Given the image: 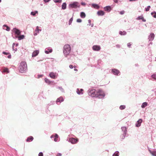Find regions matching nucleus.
Listing matches in <instances>:
<instances>
[{"instance_id":"obj_52","label":"nucleus","mask_w":156,"mask_h":156,"mask_svg":"<svg viewBox=\"0 0 156 156\" xmlns=\"http://www.w3.org/2000/svg\"><path fill=\"white\" fill-rule=\"evenodd\" d=\"M7 57L9 58H11V54H9V55Z\"/></svg>"},{"instance_id":"obj_25","label":"nucleus","mask_w":156,"mask_h":156,"mask_svg":"<svg viewBox=\"0 0 156 156\" xmlns=\"http://www.w3.org/2000/svg\"><path fill=\"white\" fill-rule=\"evenodd\" d=\"M66 8V2H64L62 5V9H65Z\"/></svg>"},{"instance_id":"obj_27","label":"nucleus","mask_w":156,"mask_h":156,"mask_svg":"<svg viewBox=\"0 0 156 156\" xmlns=\"http://www.w3.org/2000/svg\"><path fill=\"white\" fill-rule=\"evenodd\" d=\"M147 105V103L146 102H143L141 106V107L142 108H144L146 107Z\"/></svg>"},{"instance_id":"obj_2","label":"nucleus","mask_w":156,"mask_h":156,"mask_svg":"<svg viewBox=\"0 0 156 156\" xmlns=\"http://www.w3.org/2000/svg\"><path fill=\"white\" fill-rule=\"evenodd\" d=\"M19 69L20 73H25L27 70V65L26 62H22L20 64Z\"/></svg>"},{"instance_id":"obj_21","label":"nucleus","mask_w":156,"mask_h":156,"mask_svg":"<svg viewBox=\"0 0 156 156\" xmlns=\"http://www.w3.org/2000/svg\"><path fill=\"white\" fill-rule=\"evenodd\" d=\"M136 19V20H142V21L143 22H146V20L145 19H144V17H143V16H138Z\"/></svg>"},{"instance_id":"obj_39","label":"nucleus","mask_w":156,"mask_h":156,"mask_svg":"<svg viewBox=\"0 0 156 156\" xmlns=\"http://www.w3.org/2000/svg\"><path fill=\"white\" fill-rule=\"evenodd\" d=\"M39 27L38 26H37L36 28V29L35 30V31H37L38 33H39L40 31H41V30L39 29Z\"/></svg>"},{"instance_id":"obj_8","label":"nucleus","mask_w":156,"mask_h":156,"mask_svg":"<svg viewBox=\"0 0 156 156\" xmlns=\"http://www.w3.org/2000/svg\"><path fill=\"white\" fill-rule=\"evenodd\" d=\"M112 73L115 75H120V72L118 69H112Z\"/></svg>"},{"instance_id":"obj_23","label":"nucleus","mask_w":156,"mask_h":156,"mask_svg":"<svg viewBox=\"0 0 156 156\" xmlns=\"http://www.w3.org/2000/svg\"><path fill=\"white\" fill-rule=\"evenodd\" d=\"M34 139V138L32 136H30L28 137L27 140L26 141L27 142H30L32 141Z\"/></svg>"},{"instance_id":"obj_13","label":"nucleus","mask_w":156,"mask_h":156,"mask_svg":"<svg viewBox=\"0 0 156 156\" xmlns=\"http://www.w3.org/2000/svg\"><path fill=\"white\" fill-rule=\"evenodd\" d=\"M154 33H151L148 37L149 41H152L154 38Z\"/></svg>"},{"instance_id":"obj_44","label":"nucleus","mask_w":156,"mask_h":156,"mask_svg":"<svg viewBox=\"0 0 156 156\" xmlns=\"http://www.w3.org/2000/svg\"><path fill=\"white\" fill-rule=\"evenodd\" d=\"M76 21L78 23H81L82 22V20L80 19H78Z\"/></svg>"},{"instance_id":"obj_60","label":"nucleus","mask_w":156,"mask_h":156,"mask_svg":"<svg viewBox=\"0 0 156 156\" xmlns=\"http://www.w3.org/2000/svg\"><path fill=\"white\" fill-rule=\"evenodd\" d=\"M34 34V35H36L37 34L36 33V34Z\"/></svg>"},{"instance_id":"obj_18","label":"nucleus","mask_w":156,"mask_h":156,"mask_svg":"<svg viewBox=\"0 0 156 156\" xmlns=\"http://www.w3.org/2000/svg\"><path fill=\"white\" fill-rule=\"evenodd\" d=\"M39 53L38 50H35L34 51L32 54V57H34L37 56Z\"/></svg>"},{"instance_id":"obj_56","label":"nucleus","mask_w":156,"mask_h":156,"mask_svg":"<svg viewBox=\"0 0 156 156\" xmlns=\"http://www.w3.org/2000/svg\"><path fill=\"white\" fill-rule=\"evenodd\" d=\"M18 45H19V44L18 43H16V44H15L16 47H17L18 46Z\"/></svg>"},{"instance_id":"obj_32","label":"nucleus","mask_w":156,"mask_h":156,"mask_svg":"<svg viewBox=\"0 0 156 156\" xmlns=\"http://www.w3.org/2000/svg\"><path fill=\"white\" fill-rule=\"evenodd\" d=\"M45 82L46 83H48V84H50L51 83V81H50L49 79L47 78H45L44 79Z\"/></svg>"},{"instance_id":"obj_1","label":"nucleus","mask_w":156,"mask_h":156,"mask_svg":"<svg viewBox=\"0 0 156 156\" xmlns=\"http://www.w3.org/2000/svg\"><path fill=\"white\" fill-rule=\"evenodd\" d=\"M87 93L88 95L92 97H96L100 99L103 98L105 96L104 92L101 89L98 90L95 89H89Z\"/></svg>"},{"instance_id":"obj_49","label":"nucleus","mask_w":156,"mask_h":156,"mask_svg":"<svg viewBox=\"0 0 156 156\" xmlns=\"http://www.w3.org/2000/svg\"><path fill=\"white\" fill-rule=\"evenodd\" d=\"M124 13V11H121L120 12V13L121 15H123Z\"/></svg>"},{"instance_id":"obj_22","label":"nucleus","mask_w":156,"mask_h":156,"mask_svg":"<svg viewBox=\"0 0 156 156\" xmlns=\"http://www.w3.org/2000/svg\"><path fill=\"white\" fill-rule=\"evenodd\" d=\"M97 14L98 16H103L104 15V12L102 10L98 11L97 12Z\"/></svg>"},{"instance_id":"obj_6","label":"nucleus","mask_w":156,"mask_h":156,"mask_svg":"<svg viewBox=\"0 0 156 156\" xmlns=\"http://www.w3.org/2000/svg\"><path fill=\"white\" fill-rule=\"evenodd\" d=\"M58 74L56 73H54L53 72H50L49 73V76L52 79H55L58 77Z\"/></svg>"},{"instance_id":"obj_19","label":"nucleus","mask_w":156,"mask_h":156,"mask_svg":"<svg viewBox=\"0 0 156 156\" xmlns=\"http://www.w3.org/2000/svg\"><path fill=\"white\" fill-rule=\"evenodd\" d=\"M149 151L151 155L153 156H156V150H154L152 151L150 149H149Z\"/></svg>"},{"instance_id":"obj_28","label":"nucleus","mask_w":156,"mask_h":156,"mask_svg":"<svg viewBox=\"0 0 156 156\" xmlns=\"http://www.w3.org/2000/svg\"><path fill=\"white\" fill-rule=\"evenodd\" d=\"M119 34L121 35H125L126 34V32L125 31H119Z\"/></svg>"},{"instance_id":"obj_61","label":"nucleus","mask_w":156,"mask_h":156,"mask_svg":"<svg viewBox=\"0 0 156 156\" xmlns=\"http://www.w3.org/2000/svg\"><path fill=\"white\" fill-rule=\"evenodd\" d=\"M152 44V42H151L150 43V44Z\"/></svg>"},{"instance_id":"obj_64","label":"nucleus","mask_w":156,"mask_h":156,"mask_svg":"<svg viewBox=\"0 0 156 156\" xmlns=\"http://www.w3.org/2000/svg\"><path fill=\"white\" fill-rule=\"evenodd\" d=\"M1 0H0V2H1Z\"/></svg>"},{"instance_id":"obj_51","label":"nucleus","mask_w":156,"mask_h":156,"mask_svg":"<svg viewBox=\"0 0 156 156\" xmlns=\"http://www.w3.org/2000/svg\"><path fill=\"white\" fill-rule=\"evenodd\" d=\"M69 67L70 68V69H72L73 68V66L72 65H70L69 66Z\"/></svg>"},{"instance_id":"obj_63","label":"nucleus","mask_w":156,"mask_h":156,"mask_svg":"<svg viewBox=\"0 0 156 156\" xmlns=\"http://www.w3.org/2000/svg\"><path fill=\"white\" fill-rule=\"evenodd\" d=\"M74 68H76V66H74Z\"/></svg>"},{"instance_id":"obj_54","label":"nucleus","mask_w":156,"mask_h":156,"mask_svg":"<svg viewBox=\"0 0 156 156\" xmlns=\"http://www.w3.org/2000/svg\"><path fill=\"white\" fill-rule=\"evenodd\" d=\"M114 2L116 3H117L118 2V0H113Z\"/></svg>"},{"instance_id":"obj_31","label":"nucleus","mask_w":156,"mask_h":156,"mask_svg":"<svg viewBox=\"0 0 156 156\" xmlns=\"http://www.w3.org/2000/svg\"><path fill=\"white\" fill-rule=\"evenodd\" d=\"M151 15L154 18H156V12L154 11L151 13Z\"/></svg>"},{"instance_id":"obj_26","label":"nucleus","mask_w":156,"mask_h":156,"mask_svg":"<svg viewBox=\"0 0 156 156\" xmlns=\"http://www.w3.org/2000/svg\"><path fill=\"white\" fill-rule=\"evenodd\" d=\"M80 16L81 18H84L86 17V14L84 12H82L80 13Z\"/></svg>"},{"instance_id":"obj_30","label":"nucleus","mask_w":156,"mask_h":156,"mask_svg":"<svg viewBox=\"0 0 156 156\" xmlns=\"http://www.w3.org/2000/svg\"><path fill=\"white\" fill-rule=\"evenodd\" d=\"M38 13V11H35L34 12H31L30 13V15L33 16H35L36 14Z\"/></svg>"},{"instance_id":"obj_14","label":"nucleus","mask_w":156,"mask_h":156,"mask_svg":"<svg viewBox=\"0 0 156 156\" xmlns=\"http://www.w3.org/2000/svg\"><path fill=\"white\" fill-rule=\"evenodd\" d=\"M70 142L72 144H75L76 143L77 141L78 140L75 138H72L69 139Z\"/></svg>"},{"instance_id":"obj_58","label":"nucleus","mask_w":156,"mask_h":156,"mask_svg":"<svg viewBox=\"0 0 156 156\" xmlns=\"http://www.w3.org/2000/svg\"><path fill=\"white\" fill-rule=\"evenodd\" d=\"M74 70L75 71H77V69H75Z\"/></svg>"},{"instance_id":"obj_29","label":"nucleus","mask_w":156,"mask_h":156,"mask_svg":"<svg viewBox=\"0 0 156 156\" xmlns=\"http://www.w3.org/2000/svg\"><path fill=\"white\" fill-rule=\"evenodd\" d=\"M15 44L14 43L12 44V50L13 51H14V52L15 53V52L17 50V48H15L14 46L15 45Z\"/></svg>"},{"instance_id":"obj_45","label":"nucleus","mask_w":156,"mask_h":156,"mask_svg":"<svg viewBox=\"0 0 156 156\" xmlns=\"http://www.w3.org/2000/svg\"><path fill=\"white\" fill-rule=\"evenodd\" d=\"M131 45V44L130 42L128 43L127 44V46L129 48H130V47Z\"/></svg>"},{"instance_id":"obj_36","label":"nucleus","mask_w":156,"mask_h":156,"mask_svg":"<svg viewBox=\"0 0 156 156\" xmlns=\"http://www.w3.org/2000/svg\"><path fill=\"white\" fill-rule=\"evenodd\" d=\"M126 106L125 105H121L119 107V109L120 110H123L125 109Z\"/></svg>"},{"instance_id":"obj_50","label":"nucleus","mask_w":156,"mask_h":156,"mask_svg":"<svg viewBox=\"0 0 156 156\" xmlns=\"http://www.w3.org/2000/svg\"><path fill=\"white\" fill-rule=\"evenodd\" d=\"M51 0H44V1L46 3V2H49Z\"/></svg>"},{"instance_id":"obj_33","label":"nucleus","mask_w":156,"mask_h":156,"mask_svg":"<svg viewBox=\"0 0 156 156\" xmlns=\"http://www.w3.org/2000/svg\"><path fill=\"white\" fill-rule=\"evenodd\" d=\"M3 72H5V73H9V71L8 69L7 68H5L4 69Z\"/></svg>"},{"instance_id":"obj_62","label":"nucleus","mask_w":156,"mask_h":156,"mask_svg":"<svg viewBox=\"0 0 156 156\" xmlns=\"http://www.w3.org/2000/svg\"><path fill=\"white\" fill-rule=\"evenodd\" d=\"M48 105H50L51 104H48Z\"/></svg>"},{"instance_id":"obj_55","label":"nucleus","mask_w":156,"mask_h":156,"mask_svg":"<svg viewBox=\"0 0 156 156\" xmlns=\"http://www.w3.org/2000/svg\"><path fill=\"white\" fill-rule=\"evenodd\" d=\"M116 46L118 48H119L120 47V46L118 44L116 45Z\"/></svg>"},{"instance_id":"obj_59","label":"nucleus","mask_w":156,"mask_h":156,"mask_svg":"<svg viewBox=\"0 0 156 156\" xmlns=\"http://www.w3.org/2000/svg\"><path fill=\"white\" fill-rule=\"evenodd\" d=\"M83 89H81L80 90V91H81V92H82L83 91Z\"/></svg>"},{"instance_id":"obj_20","label":"nucleus","mask_w":156,"mask_h":156,"mask_svg":"<svg viewBox=\"0 0 156 156\" xmlns=\"http://www.w3.org/2000/svg\"><path fill=\"white\" fill-rule=\"evenodd\" d=\"M104 9L105 11L109 12L111 10V8L110 6L108 5L105 7Z\"/></svg>"},{"instance_id":"obj_7","label":"nucleus","mask_w":156,"mask_h":156,"mask_svg":"<svg viewBox=\"0 0 156 156\" xmlns=\"http://www.w3.org/2000/svg\"><path fill=\"white\" fill-rule=\"evenodd\" d=\"M13 32L15 33V35L17 36L21 34L20 31L16 28H14L12 30Z\"/></svg>"},{"instance_id":"obj_5","label":"nucleus","mask_w":156,"mask_h":156,"mask_svg":"<svg viewBox=\"0 0 156 156\" xmlns=\"http://www.w3.org/2000/svg\"><path fill=\"white\" fill-rule=\"evenodd\" d=\"M122 131L123 132V134L121 136V138L123 139L125 138L126 134V127L123 126L121 127Z\"/></svg>"},{"instance_id":"obj_40","label":"nucleus","mask_w":156,"mask_h":156,"mask_svg":"<svg viewBox=\"0 0 156 156\" xmlns=\"http://www.w3.org/2000/svg\"><path fill=\"white\" fill-rule=\"evenodd\" d=\"M76 92H77V93L79 94V95H80L81 94H83V93L82 92H80V91H79V89H77V91H76Z\"/></svg>"},{"instance_id":"obj_47","label":"nucleus","mask_w":156,"mask_h":156,"mask_svg":"<svg viewBox=\"0 0 156 156\" xmlns=\"http://www.w3.org/2000/svg\"><path fill=\"white\" fill-rule=\"evenodd\" d=\"M88 25H89V26H90L91 25V20H88Z\"/></svg>"},{"instance_id":"obj_24","label":"nucleus","mask_w":156,"mask_h":156,"mask_svg":"<svg viewBox=\"0 0 156 156\" xmlns=\"http://www.w3.org/2000/svg\"><path fill=\"white\" fill-rule=\"evenodd\" d=\"M92 6L97 9H98L100 8V6L98 4H92Z\"/></svg>"},{"instance_id":"obj_57","label":"nucleus","mask_w":156,"mask_h":156,"mask_svg":"<svg viewBox=\"0 0 156 156\" xmlns=\"http://www.w3.org/2000/svg\"><path fill=\"white\" fill-rule=\"evenodd\" d=\"M90 26H91V27H93V26H94V24H93H93H91V25H90Z\"/></svg>"},{"instance_id":"obj_48","label":"nucleus","mask_w":156,"mask_h":156,"mask_svg":"<svg viewBox=\"0 0 156 156\" xmlns=\"http://www.w3.org/2000/svg\"><path fill=\"white\" fill-rule=\"evenodd\" d=\"M81 4L82 5H83V6H85V5H86V4L85 2H82L81 3Z\"/></svg>"},{"instance_id":"obj_43","label":"nucleus","mask_w":156,"mask_h":156,"mask_svg":"<svg viewBox=\"0 0 156 156\" xmlns=\"http://www.w3.org/2000/svg\"><path fill=\"white\" fill-rule=\"evenodd\" d=\"M2 53L4 55H8L10 54V53L8 52H6L5 51H3Z\"/></svg>"},{"instance_id":"obj_3","label":"nucleus","mask_w":156,"mask_h":156,"mask_svg":"<svg viewBox=\"0 0 156 156\" xmlns=\"http://www.w3.org/2000/svg\"><path fill=\"white\" fill-rule=\"evenodd\" d=\"M71 48L70 45L69 44H65L63 47V54L66 57L69 55L71 52Z\"/></svg>"},{"instance_id":"obj_16","label":"nucleus","mask_w":156,"mask_h":156,"mask_svg":"<svg viewBox=\"0 0 156 156\" xmlns=\"http://www.w3.org/2000/svg\"><path fill=\"white\" fill-rule=\"evenodd\" d=\"M3 29L8 31H9L10 29L9 27L5 24L3 25Z\"/></svg>"},{"instance_id":"obj_15","label":"nucleus","mask_w":156,"mask_h":156,"mask_svg":"<svg viewBox=\"0 0 156 156\" xmlns=\"http://www.w3.org/2000/svg\"><path fill=\"white\" fill-rule=\"evenodd\" d=\"M142 119H139L137 122L135 124V126L137 127H139L141 125V124L142 122Z\"/></svg>"},{"instance_id":"obj_53","label":"nucleus","mask_w":156,"mask_h":156,"mask_svg":"<svg viewBox=\"0 0 156 156\" xmlns=\"http://www.w3.org/2000/svg\"><path fill=\"white\" fill-rule=\"evenodd\" d=\"M61 155H62L60 153H59L57 154L56 156H61Z\"/></svg>"},{"instance_id":"obj_4","label":"nucleus","mask_w":156,"mask_h":156,"mask_svg":"<svg viewBox=\"0 0 156 156\" xmlns=\"http://www.w3.org/2000/svg\"><path fill=\"white\" fill-rule=\"evenodd\" d=\"M80 5H79V3L77 2H74L69 4L68 8L69 9L73 8L76 9L77 8H79Z\"/></svg>"},{"instance_id":"obj_46","label":"nucleus","mask_w":156,"mask_h":156,"mask_svg":"<svg viewBox=\"0 0 156 156\" xmlns=\"http://www.w3.org/2000/svg\"><path fill=\"white\" fill-rule=\"evenodd\" d=\"M43 153L42 152H40L38 154V156H43Z\"/></svg>"},{"instance_id":"obj_11","label":"nucleus","mask_w":156,"mask_h":156,"mask_svg":"<svg viewBox=\"0 0 156 156\" xmlns=\"http://www.w3.org/2000/svg\"><path fill=\"white\" fill-rule=\"evenodd\" d=\"M52 51V49L51 47H48L46 48L45 49L44 52L46 54H48L50 53H51Z\"/></svg>"},{"instance_id":"obj_37","label":"nucleus","mask_w":156,"mask_h":156,"mask_svg":"<svg viewBox=\"0 0 156 156\" xmlns=\"http://www.w3.org/2000/svg\"><path fill=\"white\" fill-rule=\"evenodd\" d=\"M151 77L154 79L156 80V74H153L151 75Z\"/></svg>"},{"instance_id":"obj_42","label":"nucleus","mask_w":156,"mask_h":156,"mask_svg":"<svg viewBox=\"0 0 156 156\" xmlns=\"http://www.w3.org/2000/svg\"><path fill=\"white\" fill-rule=\"evenodd\" d=\"M54 2L55 3H60L61 2L62 0H53Z\"/></svg>"},{"instance_id":"obj_38","label":"nucleus","mask_w":156,"mask_h":156,"mask_svg":"<svg viewBox=\"0 0 156 156\" xmlns=\"http://www.w3.org/2000/svg\"><path fill=\"white\" fill-rule=\"evenodd\" d=\"M73 21V18L72 17L71 18L69 22V25H70L71 24L72 22Z\"/></svg>"},{"instance_id":"obj_35","label":"nucleus","mask_w":156,"mask_h":156,"mask_svg":"<svg viewBox=\"0 0 156 156\" xmlns=\"http://www.w3.org/2000/svg\"><path fill=\"white\" fill-rule=\"evenodd\" d=\"M57 89H59L61 92H64V89L62 88V87H58L57 88Z\"/></svg>"},{"instance_id":"obj_10","label":"nucleus","mask_w":156,"mask_h":156,"mask_svg":"<svg viewBox=\"0 0 156 156\" xmlns=\"http://www.w3.org/2000/svg\"><path fill=\"white\" fill-rule=\"evenodd\" d=\"M64 101V99L62 97H60L59 98H58L57 99L56 101V102L57 104L59 105L62 102H63Z\"/></svg>"},{"instance_id":"obj_17","label":"nucleus","mask_w":156,"mask_h":156,"mask_svg":"<svg viewBox=\"0 0 156 156\" xmlns=\"http://www.w3.org/2000/svg\"><path fill=\"white\" fill-rule=\"evenodd\" d=\"M24 37H25V36L23 35H21L19 36H16L15 37H13L14 38H18V40H21L24 39Z\"/></svg>"},{"instance_id":"obj_41","label":"nucleus","mask_w":156,"mask_h":156,"mask_svg":"<svg viewBox=\"0 0 156 156\" xmlns=\"http://www.w3.org/2000/svg\"><path fill=\"white\" fill-rule=\"evenodd\" d=\"M151 8V6L150 5H148L147 8H145V10L146 11H148Z\"/></svg>"},{"instance_id":"obj_34","label":"nucleus","mask_w":156,"mask_h":156,"mask_svg":"<svg viewBox=\"0 0 156 156\" xmlns=\"http://www.w3.org/2000/svg\"><path fill=\"white\" fill-rule=\"evenodd\" d=\"M119 152L118 151H116L112 155V156H119Z\"/></svg>"},{"instance_id":"obj_9","label":"nucleus","mask_w":156,"mask_h":156,"mask_svg":"<svg viewBox=\"0 0 156 156\" xmlns=\"http://www.w3.org/2000/svg\"><path fill=\"white\" fill-rule=\"evenodd\" d=\"M101 49V47L99 45H94L92 47V49L94 51H99Z\"/></svg>"},{"instance_id":"obj_12","label":"nucleus","mask_w":156,"mask_h":156,"mask_svg":"<svg viewBox=\"0 0 156 156\" xmlns=\"http://www.w3.org/2000/svg\"><path fill=\"white\" fill-rule=\"evenodd\" d=\"M50 137L51 139L54 138V140L55 142H57L58 141V135L57 134H55V135H51Z\"/></svg>"}]
</instances>
